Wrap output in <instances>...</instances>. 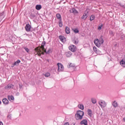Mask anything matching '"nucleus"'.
Masks as SVG:
<instances>
[{"label": "nucleus", "mask_w": 125, "mask_h": 125, "mask_svg": "<svg viewBox=\"0 0 125 125\" xmlns=\"http://www.w3.org/2000/svg\"><path fill=\"white\" fill-rule=\"evenodd\" d=\"M73 42L74 44H78L79 43V40H73Z\"/></svg>", "instance_id": "38"}, {"label": "nucleus", "mask_w": 125, "mask_h": 125, "mask_svg": "<svg viewBox=\"0 0 125 125\" xmlns=\"http://www.w3.org/2000/svg\"><path fill=\"white\" fill-rule=\"evenodd\" d=\"M72 13H79V12L77 11V9L75 8H72L71 10Z\"/></svg>", "instance_id": "28"}, {"label": "nucleus", "mask_w": 125, "mask_h": 125, "mask_svg": "<svg viewBox=\"0 0 125 125\" xmlns=\"http://www.w3.org/2000/svg\"><path fill=\"white\" fill-rule=\"evenodd\" d=\"M24 49L25 50V51H26V52L27 53H29V51H30V49L28 48V47H23Z\"/></svg>", "instance_id": "35"}, {"label": "nucleus", "mask_w": 125, "mask_h": 125, "mask_svg": "<svg viewBox=\"0 0 125 125\" xmlns=\"http://www.w3.org/2000/svg\"><path fill=\"white\" fill-rule=\"evenodd\" d=\"M46 43V42H45V41L42 42V44H41V46H42V47L43 48H44V46H45Z\"/></svg>", "instance_id": "33"}, {"label": "nucleus", "mask_w": 125, "mask_h": 125, "mask_svg": "<svg viewBox=\"0 0 125 125\" xmlns=\"http://www.w3.org/2000/svg\"><path fill=\"white\" fill-rule=\"evenodd\" d=\"M46 61L47 62H49V59H46Z\"/></svg>", "instance_id": "46"}, {"label": "nucleus", "mask_w": 125, "mask_h": 125, "mask_svg": "<svg viewBox=\"0 0 125 125\" xmlns=\"http://www.w3.org/2000/svg\"><path fill=\"white\" fill-rule=\"evenodd\" d=\"M112 105H113V107H118V103H117V102H116V101H114L113 102V103H112Z\"/></svg>", "instance_id": "31"}, {"label": "nucleus", "mask_w": 125, "mask_h": 125, "mask_svg": "<svg viewBox=\"0 0 125 125\" xmlns=\"http://www.w3.org/2000/svg\"><path fill=\"white\" fill-rule=\"evenodd\" d=\"M72 52L70 51L65 53V55H66V57H71V56H72Z\"/></svg>", "instance_id": "16"}, {"label": "nucleus", "mask_w": 125, "mask_h": 125, "mask_svg": "<svg viewBox=\"0 0 125 125\" xmlns=\"http://www.w3.org/2000/svg\"><path fill=\"white\" fill-rule=\"evenodd\" d=\"M120 65L122 66V67H125V61L124 60H122L120 62Z\"/></svg>", "instance_id": "21"}, {"label": "nucleus", "mask_w": 125, "mask_h": 125, "mask_svg": "<svg viewBox=\"0 0 125 125\" xmlns=\"http://www.w3.org/2000/svg\"><path fill=\"white\" fill-rule=\"evenodd\" d=\"M44 53H42V55H44Z\"/></svg>", "instance_id": "51"}, {"label": "nucleus", "mask_w": 125, "mask_h": 125, "mask_svg": "<svg viewBox=\"0 0 125 125\" xmlns=\"http://www.w3.org/2000/svg\"><path fill=\"white\" fill-rule=\"evenodd\" d=\"M73 31L75 34H78L79 33L80 30H79V29L78 28H76L74 29H73Z\"/></svg>", "instance_id": "25"}, {"label": "nucleus", "mask_w": 125, "mask_h": 125, "mask_svg": "<svg viewBox=\"0 0 125 125\" xmlns=\"http://www.w3.org/2000/svg\"><path fill=\"white\" fill-rule=\"evenodd\" d=\"M44 76L46 78H48V77H49L50 76V73L49 72H46V73H45L44 74Z\"/></svg>", "instance_id": "36"}, {"label": "nucleus", "mask_w": 125, "mask_h": 125, "mask_svg": "<svg viewBox=\"0 0 125 125\" xmlns=\"http://www.w3.org/2000/svg\"><path fill=\"white\" fill-rule=\"evenodd\" d=\"M123 121H124V122H125V117H124V118H123Z\"/></svg>", "instance_id": "48"}, {"label": "nucleus", "mask_w": 125, "mask_h": 125, "mask_svg": "<svg viewBox=\"0 0 125 125\" xmlns=\"http://www.w3.org/2000/svg\"><path fill=\"white\" fill-rule=\"evenodd\" d=\"M109 34L110 35V36H111V37H114V36H115L114 32H113V31H112L111 30L109 31Z\"/></svg>", "instance_id": "27"}, {"label": "nucleus", "mask_w": 125, "mask_h": 125, "mask_svg": "<svg viewBox=\"0 0 125 125\" xmlns=\"http://www.w3.org/2000/svg\"><path fill=\"white\" fill-rule=\"evenodd\" d=\"M14 35L12 34L11 35H9V38L8 39H9V40H10L11 41L12 40V39H13V38H14Z\"/></svg>", "instance_id": "37"}, {"label": "nucleus", "mask_w": 125, "mask_h": 125, "mask_svg": "<svg viewBox=\"0 0 125 125\" xmlns=\"http://www.w3.org/2000/svg\"><path fill=\"white\" fill-rule=\"evenodd\" d=\"M14 66H15V65H14V63H12V67L13 68V67H14Z\"/></svg>", "instance_id": "47"}, {"label": "nucleus", "mask_w": 125, "mask_h": 125, "mask_svg": "<svg viewBox=\"0 0 125 125\" xmlns=\"http://www.w3.org/2000/svg\"><path fill=\"white\" fill-rule=\"evenodd\" d=\"M42 8V6L41 4H37L35 6V8L37 10H41V8Z\"/></svg>", "instance_id": "18"}, {"label": "nucleus", "mask_w": 125, "mask_h": 125, "mask_svg": "<svg viewBox=\"0 0 125 125\" xmlns=\"http://www.w3.org/2000/svg\"><path fill=\"white\" fill-rule=\"evenodd\" d=\"M14 85L12 84H8L7 86H5V89H10V88H13Z\"/></svg>", "instance_id": "11"}, {"label": "nucleus", "mask_w": 125, "mask_h": 125, "mask_svg": "<svg viewBox=\"0 0 125 125\" xmlns=\"http://www.w3.org/2000/svg\"><path fill=\"white\" fill-rule=\"evenodd\" d=\"M119 6H121V7H123V8H125V5L122 4V3H119Z\"/></svg>", "instance_id": "41"}, {"label": "nucleus", "mask_w": 125, "mask_h": 125, "mask_svg": "<svg viewBox=\"0 0 125 125\" xmlns=\"http://www.w3.org/2000/svg\"><path fill=\"white\" fill-rule=\"evenodd\" d=\"M120 38H121V40H122V41H124V40H125V36L124 34V33H121V34Z\"/></svg>", "instance_id": "30"}, {"label": "nucleus", "mask_w": 125, "mask_h": 125, "mask_svg": "<svg viewBox=\"0 0 125 125\" xmlns=\"http://www.w3.org/2000/svg\"><path fill=\"white\" fill-rule=\"evenodd\" d=\"M69 67H74V65H73V64L70 63V64H69Z\"/></svg>", "instance_id": "43"}, {"label": "nucleus", "mask_w": 125, "mask_h": 125, "mask_svg": "<svg viewBox=\"0 0 125 125\" xmlns=\"http://www.w3.org/2000/svg\"><path fill=\"white\" fill-rule=\"evenodd\" d=\"M94 19H95V16L94 15H92L90 17V21H93V20H94Z\"/></svg>", "instance_id": "24"}, {"label": "nucleus", "mask_w": 125, "mask_h": 125, "mask_svg": "<svg viewBox=\"0 0 125 125\" xmlns=\"http://www.w3.org/2000/svg\"><path fill=\"white\" fill-rule=\"evenodd\" d=\"M59 26L60 28L63 27V21H62V20L59 21Z\"/></svg>", "instance_id": "22"}, {"label": "nucleus", "mask_w": 125, "mask_h": 125, "mask_svg": "<svg viewBox=\"0 0 125 125\" xmlns=\"http://www.w3.org/2000/svg\"><path fill=\"white\" fill-rule=\"evenodd\" d=\"M65 33L67 35H69L71 33V30L70 29V27L68 26L65 27Z\"/></svg>", "instance_id": "14"}, {"label": "nucleus", "mask_w": 125, "mask_h": 125, "mask_svg": "<svg viewBox=\"0 0 125 125\" xmlns=\"http://www.w3.org/2000/svg\"><path fill=\"white\" fill-rule=\"evenodd\" d=\"M84 116V112L82 110H77L76 114H75L76 119L77 121L78 120H82Z\"/></svg>", "instance_id": "1"}, {"label": "nucleus", "mask_w": 125, "mask_h": 125, "mask_svg": "<svg viewBox=\"0 0 125 125\" xmlns=\"http://www.w3.org/2000/svg\"><path fill=\"white\" fill-rule=\"evenodd\" d=\"M2 102L4 105H8L9 104V101L6 98H4L2 100Z\"/></svg>", "instance_id": "8"}, {"label": "nucleus", "mask_w": 125, "mask_h": 125, "mask_svg": "<svg viewBox=\"0 0 125 125\" xmlns=\"http://www.w3.org/2000/svg\"><path fill=\"white\" fill-rule=\"evenodd\" d=\"M32 26L29 23H27L25 26V29L26 32H31V28Z\"/></svg>", "instance_id": "7"}, {"label": "nucleus", "mask_w": 125, "mask_h": 125, "mask_svg": "<svg viewBox=\"0 0 125 125\" xmlns=\"http://www.w3.org/2000/svg\"><path fill=\"white\" fill-rule=\"evenodd\" d=\"M59 39H60V41L62 42H63V43H65L66 42V38L64 36L60 35L59 36Z\"/></svg>", "instance_id": "6"}, {"label": "nucleus", "mask_w": 125, "mask_h": 125, "mask_svg": "<svg viewBox=\"0 0 125 125\" xmlns=\"http://www.w3.org/2000/svg\"><path fill=\"white\" fill-rule=\"evenodd\" d=\"M68 49L72 52H76V51H77V47L74 45H71L68 47Z\"/></svg>", "instance_id": "4"}, {"label": "nucleus", "mask_w": 125, "mask_h": 125, "mask_svg": "<svg viewBox=\"0 0 125 125\" xmlns=\"http://www.w3.org/2000/svg\"><path fill=\"white\" fill-rule=\"evenodd\" d=\"M73 125H76V123H74V124H73Z\"/></svg>", "instance_id": "50"}, {"label": "nucleus", "mask_w": 125, "mask_h": 125, "mask_svg": "<svg viewBox=\"0 0 125 125\" xmlns=\"http://www.w3.org/2000/svg\"><path fill=\"white\" fill-rule=\"evenodd\" d=\"M27 100L28 102H30L32 100V97H29L27 98Z\"/></svg>", "instance_id": "40"}, {"label": "nucleus", "mask_w": 125, "mask_h": 125, "mask_svg": "<svg viewBox=\"0 0 125 125\" xmlns=\"http://www.w3.org/2000/svg\"><path fill=\"white\" fill-rule=\"evenodd\" d=\"M91 101L93 104H96V99H94L93 98H92L91 99Z\"/></svg>", "instance_id": "29"}, {"label": "nucleus", "mask_w": 125, "mask_h": 125, "mask_svg": "<svg viewBox=\"0 0 125 125\" xmlns=\"http://www.w3.org/2000/svg\"><path fill=\"white\" fill-rule=\"evenodd\" d=\"M94 43L97 47H100L101 45H100V43L99 42V40L98 39H95L94 41Z\"/></svg>", "instance_id": "5"}, {"label": "nucleus", "mask_w": 125, "mask_h": 125, "mask_svg": "<svg viewBox=\"0 0 125 125\" xmlns=\"http://www.w3.org/2000/svg\"><path fill=\"white\" fill-rule=\"evenodd\" d=\"M1 104V101H0V105Z\"/></svg>", "instance_id": "49"}, {"label": "nucleus", "mask_w": 125, "mask_h": 125, "mask_svg": "<svg viewBox=\"0 0 125 125\" xmlns=\"http://www.w3.org/2000/svg\"><path fill=\"white\" fill-rule=\"evenodd\" d=\"M20 63H21V61L20 60H17V61L14 62V65L18 66Z\"/></svg>", "instance_id": "20"}, {"label": "nucleus", "mask_w": 125, "mask_h": 125, "mask_svg": "<svg viewBox=\"0 0 125 125\" xmlns=\"http://www.w3.org/2000/svg\"><path fill=\"white\" fill-rule=\"evenodd\" d=\"M8 99L9 101H11V102H13V101H14V96H13V95H8Z\"/></svg>", "instance_id": "12"}, {"label": "nucleus", "mask_w": 125, "mask_h": 125, "mask_svg": "<svg viewBox=\"0 0 125 125\" xmlns=\"http://www.w3.org/2000/svg\"><path fill=\"white\" fill-rule=\"evenodd\" d=\"M87 113L89 117L91 118L92 117V110L90 109H88L87 110Z\"/></svg>", "instance_id": "15"}, {"label": "nucleus", "mask_w": 125, "mask_h": 125, "mask_svg": "<svg viewBox=\"0 0 125 125\" xmlns=\"http://www.w3.org/2000/svg\"><path fill=\"white\" fill-rule=\"evenodd\" d=\"M58 72H63L64 71V66L62 63L58 62Z\"/></svg>", "instance_id": "2"}, {"label": "nucleus", "mask_w": 125, "mask_h": 125, "mask_svg": "<svg viewBox=\"0 0 125 125\" xmlns=\"http://www.w3.org/2000/svg\"><path fill=\"white\" fill-rule=\"evenodd\" d=\"M88 12H89V9H86L83 16L81 17V19L83 20H86V18H87V14Z\"/></svg>", "instance_id": "3"}, {"label": "nucleus", "mask_w": 125, "mask_h": 125, "mask_svg": "<svg viewBox=\"0 0 125 125\" xmlns=\"http://www.w3.org/2000/svg\"><path fill=\"white\" fill-rule=\"evenodd\" d=\"M75 55H76V53H75Z\"/></svg>", "instance_id": "54"}, {"label": "nucleus", "mask_w": 125, "mask_h": 125, "mask_svg": "<svg viewBox=\"0 0 125 125\" xmlns=\"http://www.w3.org/2000/svg\"><path fill=\"white\" fill-rule=\"evenodd\" d=\"M99 41L101 45V44H103V43H104V40L103 39V36L102 35L101 36V37H100V39H99Z\"/></svg>", "instance_id": "13"}, {"label": "nucleus", "mask_w": 125, "mask_h": 125, "mask_svg": "<svg viewBox=\"0 0 125 125\" xmlns=\"http://www.w3.org/2000/svg\"><path fill=\"white\" fill-rule=\"evenodd\" d=\"M80 125H88V124H87V120L86 119H83L82 121H81Z\"/></svg>", "instance_id": "10"}, {"label": "nucleus", "mask_w": 125, "mask_h": 125, "mask_svg": "<svg viewBox=\"0 0 125 125\" xmlns=\"http://www.w3.org/2000/svg\"><path fill=\"white\" fill-rule=\"evenodd\" d=\"M101 103L102 104V103H103V102H101Z\"/></svg>", "instance_id": "53"}, {"label": "nucleus", "mask_w": 125, "mask_h": 125, "mask_svg": "<svg viewBox=\"0 0 125 125\" xmlns=\"http://www.w3.org/2000/svg\"><path fill=\"white\" fill-rule=\"evenodd\" d=\"M0 125H3V123L1 121H0Z\"/></svg>", "instance_id": "45"}, {"label": "nucleus", "mask_w": 125, "mask_h": 125, "mask_svg": "<svg viewBox=\"0 0 125 125\" xmlns=\"http://www.w3.org/2000/svg\"><path fill=\"white\" fill-rule=\"evenodd\" d=\"M93 50L96 53H99V50L95 46L93 47Z\"/></svg>", "instance_id": "26"}, {"label": "nucleus", "mask_w": 125, "mask_h": 125, "mask_svg": "<svg viewBox=\"0 0 125 125\" xmlns=\"http://www.w3.org/2000/svg\"><path fill=\"white\" fill-rule=\"evenodd\" d=\"M2 16H3V18H4V11H3L2 12L0 13V17H2Z\"/></svg>", "instance_id": "39"}, {"label": "nucleus", "mask_w": 125, "mask_h": 125, "mask_svg": "<svg viewBox=\"0 0 125 125\" xmlns=\"http://www.w3.org/2000/svg\"><path fill=\"white\" fill-rule=\"evenodd\" d=\"M100 106H102V104H100Z\"/></svg>", "instance_id": "52"}, {"label": "nucleus", "mask_w": 125, "mask_h": 125, "mask_svg": "<svg viewBox=\"0 0 125 125\" xmlns=\"http://www.w3.org/2000/svg\"><path fill=\"white\" fill-rule=\"evenodd\" d=\"M36 14L35 13H31L29 15L30 19H36Z\"/></svg>", "instance_id": "9"}, {"label": "nucleus", "mask_w": 125, "mask_h": 125, "mask_svg": "<svg viewBox=\"0 0 125 125\" xmlns=\"http://www.w3.org/2000/svg\"><path fill=\"white\" fill-rule=\"evenodd\" d=\"M20 94L19 93V92H17L16 94V95L17 96H18Z\"/></svg>", "instance_id": "44"}, {"label": "nucleus", "mask_w": 125, "mask_h": 125, "mask_svg": "<svg viewBox=\"0 0 125 125\" xmlns=\"http://www.w3.org/2000/svg\"><path fill=\"white\" fill-rule=\"evenodd\" d=\"M12 118V115L11 114H8L7 116V119L8 120H11Z\"/></svg>", "instance_id": "32"}, {"label": "nucleus", "mask_w": 125, "mask_h": 125, "mask_svg": "<svg viewBox=\"0 0 125 125\" xmlns=\"http://www.w3.org/2000/svg\"><path fill=\"white\" fill-rule=\"evenodd\" d=\"M63 125H70V124L69 122H66L63 124Z\"/></svg>", "instance_id": "42"}, {"label": "nucleus", "mask_w": 125, "mask_h": 125, "mask_svg": "<svg viewBox=\"0 0 125 125\" xmlns=\"http://www.w3.org/2000/svg\"><path fill=\"white\" fill-rule=\"evenodd\" d=\"M78 107L79 109H81V110H83V109H84V106L83 104H80L78 105Z\"/></svg>", "instance_id": "23"}, {"label": "nucleus", "mask_w": 125, "mask_h": 125, "mask_svg": "<svg viewBox=\"0 0 125 125\" xmlns=\"http://www.w3.org/2000/svg\"><path fill=\"white\" fill-rule=\"evenodd\" d=\"M102 27H103V24L102 23L100 25L98 26V30H99V31L102 30Z\"/></svg>", "instance_id": "34"}, {"label": "nucleus", "mask_w": 125, "mask_h": 125, "mask_svg": "<svg viewBox=\"0 0 125 125\" xmlns=\"http://www.w3.org/2000/svg\"><path fill=\"white\" fill-rule=\"evenodd\" d=\"M45 54H50V53H52V49L51 48H49L47 51L45 52Z\"/></svg>", "instance_id": "19"}, {"label": "nucleus", "mask_w": 125, "mask_h": 125, "mask_svg": "<svg viewBox=\"0 0 125 125\" xmlns=\"http://www.w3.org/2000/svg\"><path fill=\"white\" fill-rule=\"evenodd\" d=\"M56 17L57 19L59 20V21L62 20V17H61V15L59 13H57L56 15Z\"/></svg>", "instance_id": "17"}]
</instances>
